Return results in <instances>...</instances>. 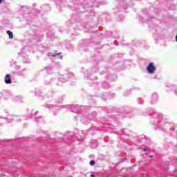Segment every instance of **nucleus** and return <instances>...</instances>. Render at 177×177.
Returning <instances> with one entry per match:
<instances>
[{"instance_id":"f257e3e1","label":"nucleus","mask_w":177,"mask_h":177,"mask_svg":"<svg viewBox=\"0 0 177 177\" xmlns=\"http://www.w3.org/2000/svg\"><path fill=\"white\" fill-rule=\"evenodd\" d=\"M147 70L149 73V74H154V72L156 71V66H154V63L151 62L149 66L147 68Z\"/></svg>"},{"instance_id":"f8f14e48","label":"nucleus","mask_w":177,"mask_h":177,"mask_svg":"<svg viewBox=\"0 0 177 177\" xmlns=\"http://www.w3.org/2000/svg\"><path fill=\"white\" fill-rule=\"evenodd\" d=\"M154 78H155V79L157 78V75H156V76L154 77Z\"/></svg>"},{"instance_id":"7ed1b4c3","label":"nucleus","mask_w":177,"mask_h":177,"mask_svg":"<svg viewBox=\"0 0 177 177\" xmlns=\"http://www.w3.org/2000/svg\"><path fill=\"white\" fill-rule=\"evenodd\" d=\"M6 84H12V79L10 75H6L4 79Z\"/></svg>"},{"instance_id":"f03ea898","label":"nucleus","mask_w":177,"mask_h":177,"mask_svg":"<svg viewBox=\"0 0 177 177\" xmlns=\"http://www.w3.org/2000/svg\"><path fill=\"white\" fill-rule=\"evenodd\" d=\"M157 100H158V95H157V93H153L152 95V100H151L152 104H154V103H156Z\"/></svg>"},{"instance_id":"0eeeda50","label":"nucleus","mask_w":177,"mask_h":177,"mask_svg":"<svg viewBox=\"0 0 177 177\" xmlns=\"http://www.w3.org/2000/svg\"><path fill=\"white\" fill-rule=\"evenodd\" d=\"M90 165H95V160H91Z\"/></svg>"},{"instance_id":"ddd939ff","label":"nucleus","mask_w":177,"mask_h":177,"mask_svg":"<svg viewBox=\"0 0 177 177\" xmlns=\"http://www.w3.org/2000/svg\"><path fill=\"white\" fill-rule=\"evenodd\" d=\"M1 2H2V0H0V3H1Z\"/></svg>"},{"instance_id":"39448f33","label":"nucleus","mask_w":177,"mask_h":177,"mask_svg":"<svg viewBox=\"0 0 177 177\" xmlns=\"http://www.w3.org/2000/svg\"><path fill=\"white\" fill-rule=\"evenodd\" d=\"M21 99H22L21 97H20V96H17V97L14 99V102H21Z\"/></svg>"},{"instance_id":"20e7f679","label":"nucleus","mask_w":177,"mask_h":177,"mask_svg":"<svg viewBox=\"0 0 177 177\" xmlns=\"http://www.w3.org/2000/svg\"><path fill=\"white\" fill-rule=\"evenodd\" d=\"M7 34L8 35L10 39H13V32H12V31L8 30Z\"/></svg>"},{"instance_id":"9b49d317","label":"nucleus","mask_w":177,"mask_h":177,"mask_svg":"<svg viewBox=\"0 0 177 177\" xmlns=\"http://www.w3.org/2000/svg\"><path fill=\"white\" fill-rule=\"evenodd\" d=\"M2 96V93H0V97Z\"/></svg>"},{"instance_id":"4468645a","label":"nucleus","mask_w":177,"mask_h":177,"mask_svg":"<svg viewBox=\"0 0 177 177\" xmlns=\"http://www.w3.org/2000/svg\"><path fill=\"white\" fill-rule=\"evenodd\" d=\"M149 157H151H151H153V156H149Z\"/></svg>"},{"instance_id":"9d476101","label":"nucleus","mask_w":177,"mask_h":177,"mask_svg":"<svg viewBox=\"0 0 177 177\" xmlns=\"http://www.w3.org/2000/svg\"><path fill=\"white\" fill-rule=\"evenodd\" d=\"M91 177H95V175L91 174Z\"/></svg>"},{"instance_id":"6e6552de","label":"nucleus","mask_w":177,"mask_h":177,"mask_svg":"<svg viewBox=\"0 0 177 177\" xmlns=\"http://www.w3.org/2000/svg\"><path fill=\"white\" fill-rule=\"evenodd\" d=\"M46 70H47V71H49V70H50V67L46 66Z\"/></svg>"},{"instance_id":"1a4fd4ad","label":"nucleus","mask_w":177,"mask_h":177,"mask_svg":"<svg viewBox=\"0 0 177 177\" xmlns=\"http://www.w3.org/2000/svg\"><path fill=\"white\" fill-rule=\"evenodd\" d=\"M147 150H149L148 148H145V149H143V151H147Z\"/></svg>"},{"instance_id":"423d86ee","label":"nucleus","mask_w":177,"mask_h":177,"mask_svg":"<svg viewBox=\"0 0 177 177\" xmlns=\"http://www.w3.org/2000/svg\"><path fill=\"white\" fill-rule=\"evenodd\" d=\"M52 56H53V57L58 56V57H59V59L63 58V56H62V53H55V54L53 55Z\"/></svg>"}]
</instances>
